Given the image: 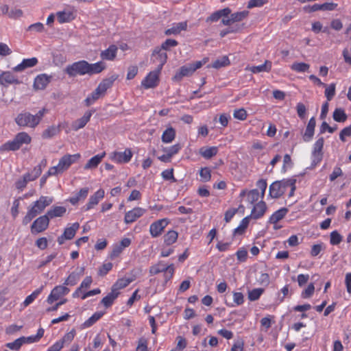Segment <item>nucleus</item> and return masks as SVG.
<instances>
[{"label":"nucleus","instance_id":"nucleus-29","mask_svg":"<svg viewBox=\"0 0 351 351\" xmlns=\"http://www.w3.org/2000/svg\"><path fill=\"white\" fill-rule=\"evenodd\" d=\"M106 67V65L103 61H99L93 64H90L87 62L86 74L92 75L94 74L99 73L104 71Z\"/></svg>","mask_w":351,"mask_h":351},{"label":"nucleus","instance_id":"nucleus-14","mask_svg":"<svg viewBox=\"0 0 351 351\" xmlns=\"http://www.w3.org/2000/svg\"><path fill=\"white\" fill-rule=\"evenodd\" d=\"M169 223V219L164 218L153 222L149 226V233L153 238L159 237Z\"/></svg>","mask_w":351,"mask_h":351},{"label":"nucleus","instance_id":"nucleus-19","mask_svg":"<svg viewBox=\"0 0 351 351\" xmlns=\"http://www.w3.org/2000/svg\"><path fill=\"white\" fill-rule=\"evenodd\" d=\"M95 110H87L83 117L75 120L71 124V128L73 130L77 131L83 128L87 124V123L90 121L91 116L95 112Z\"/></svg>","mask_w":351,"mask_h":351},{"label":"nucleus","instance_id":"nucleus-39","mask_svg":"<svg viewBox=\"0 0 351 351\" xmlns=\"http://www.w3.org/2000/svg\"><path fill=\"white\" fill-rule=\"evenodd\" d=\"M56 15L60 23H68L74 19L73 13L69 11L58 12Z\"/></svg>","mask_w":351,"mask_h":351},{"label":"nucleus","instance_id":"nucleus-58","mask_svg":"<svg viewBox=\"0 0 351 351\" xmlns=\"http://www.w3.org/2000/svg\"><path fill=\"white\" fill-rule=\"evenodd\" d=\"M78 280H79L78 275L77 274L73 272L68 276V278H66V280H65L64 284V286L65 285L73 286L77 284Z\"/></svg>","mask_w":351,"mask_h":351},{"label":"nucleus","instance_id":"nucleus-23","mask_svg":"<svg viewBox=\"0 0 351 351\" xmlns=\"http://www.w3.org/2000/svg\"><path fill=\"white\" fill-rule=\"evenodd\" d=\"M267 210V206L265 202L260 201L257 204H256L252 210L250 215V218H253L254 219H258L261 218Z\"/></svg>","mask_w":351,"mask_h":351},{"label":"nucleus","instance_id":"nucleus-12","mask_svg":"<svg viewBox=\"0 0 351 351\" xmlns=\"http://www.w3.org/2000/svg\"><path fill=\"white\" fill-rule=\"evenodd\" d=\"M49 224V218L45 214L38 217L31 226V232L36 234L44 232L47 229Z\"/></svg>","mask_w":351,"mask_h":351},{"label":"nucleus","instance_id":"nucleus-57","mask_svg":"<svg viewBox=\"0 0 351 351\" xmlns=\"http://www.w3.org/2000/svg\"><path fill=\"white\" fill-rule=\"evenodd\" d=\"M112 268V264L111 263H104L98 270V274L101 276L106 275Z\"/></svg>","mask_w":351,"mask_h":351},{"label":"nucleus","instance_id":"nucleus-63","mask_svg":"<svg viewBox=\"0 0 351 351\" xmlns=\"http://www.w3.org/2000/svg\"><path fill=\"white\" fill-rule=\"evenodd\" d=\"M178 42L173 39H167L161 45L162 50H169L170 47L178 45Z\"/></svg>","mask_w":351,"mask_h":351},{"label":"nucleus","instance_id":"nucleus-8","mask_svg":"<svg viewBox=\"0 0 351 351\" xmlns=\"http://www.w3.org/2000/svg\"><path fill=\"white\" fill-rule=\"evenodd\" d=\"M53 202V198L49 196H40V198L34 202L29 208L36 216L41 213L46 207L49 206Z\"/></svg>","mask_w":351,"mask_h":351},{"label":"nucleus","instance_id":"nucleus-31","mask_svg":"<svg viewBox=\"0 0 351 351\" xmlns=\"http://www.w3.org/2000/svg\"><path fill=\"white\" fill-rule=\"evenodd\" d=\"M105 156V152L94 156L86 163L84 167V169H93L97 168Z\"/></svg>","mask_w":351,"mask_h":351},{"label":"nucleus","instance_id":"nucleus-27","mask_svg":"<svg viewBox=\"0 0 351 351\" xmlns=\"http://www.w3.org/2000/svg\"><path fill=\"white\" fill-rule=\"evenodd\" d=\"M18 79L10 71H5L0 74V84L8 86L12 84H19Z\"/></svg>","mask_w":351,"mask_h":351},{"label":"nucleus","instance_id":"nucleus-2","mask_svg":"<svg viewBox=\"0 0 351 351\" xmlns=\"http://www.w3.org/2000/svg\"><path fill=\"white\" fill-rule=\"evenodd\" d=\"M46 112L47 110L43 108L34 115L28 112H22L16 117L15 121L19 126L35 128L40 123Z\"/></svg>","mask_w":351,"mask_h":351},{"label":"nucleus","instance_id":"nucleus-18","mask_svg":"<svg viewBox=\"0 0 351 351\" xmlns=\"http://www.w3.org/2000/svg\"><path fill=\"white\" fill-rule=\"evenodd\" d=\"M52 76L46 73L37 75L34 80V88L35 90H44L51 81Z\"/></svg>","mask_w":351,"mask_h":351},{"label":"nucleus","instance_id":"nucleus-52","mask_svg":"<svg viewBox=\"0 0 351 351\" xmlns=\"http://www.w3.org/2000/svg\"><path fill=\"white\" fill-rule=\"evenodd\" d=\"M230 64V60L227 56H223L216 60L212 64L211 67L219 69Z\"/></svg>","mask_w":351,"mask_h":351},{"label":"nucleus","instance_id":"nucleus-34","mask_svg":"<svg viewBox=\"0 0 351 351\" xmlns=\"http://www.w3.org/2000/svg\"><path fill=\"white\" fill-rule=\"evenodd\" d=\"M66 207L61 206H52L49 210H48L46 215L49 218V219H51L55 217H62L66 213Z\"/></svg>","mask_w":351,"mask_h":351},{"label":"nucleus","instance_id":"nucleus-41","mask_svg":"<svg viewBox=\"0 0 351 351\" xmlns=\"http://www.w3.org/2000/svg\"><path fill=\"white\" fill-rule=\"evenodd\" d=\"M60 126L51 125L48 127L42 134L43 138H51L60 132Z\"/></svg>","mask_w":351,"mask_h":351},{"label":"nucleus","instance_id":"nucleus-22","mask_svg":"<svg viewBox=\"0 0 351 351\" xmlns=\"http://www.w3.org/2000/svg\"><path fill=\"white\" fill-rule=\"evenodd\" d=\"M105 191L102 189L97 190L93 195H92L88 202L86 205V210L92 209L95 206L97 205L99 202L104 197Z\"/></svg>","mask_w":351,"mask_h":351},{"label":"nucleus","instance_id":"nucleus-4","mask_svg":"<svg viewBox=\"0 0 351 351\" xmlns=\"http://www.w3.org/2000/svg\"><path fill=\"white\" fill-rule=\"evenodd\" d=\"M117 77L112 76L110 78L104 79L102 80L96 88V89L84 100V104L86 106L93 104L100 97L104 96L107 90L110 88L114 82L116 80Z\"/></svg>","mask_w":351,"mask_h":351},{"label":"nucleus","instance_id":"nucleus-36","mask_svg":"<svg viewBox=\"0 0 351 351\" xmlns=\"http://www.w3.org/2000/svg\"><path fill=\"white\" fill-rule=\"evenodd\" d=\"M271 65L272 64L270 61L266 60L263 64L247 67V69L254 73L269 72L271 69Z\"/></svg>","mask_w":351,"mask_h":351},{"label":"nucleus","instance_id":"nucleus-11","mask_svg":"<svg viewBox=\"0 0 351 351\" xmlns=\"http://www.w3.org/2000/svg\"><path fill=\"white\" fill-rule=\"evenodd\" d=\"M160 70L156 69L149 72L141 82V86L145 88H153L158 86L159 83V75Z\"/></svg>","mask_w":351,"mask_h":351},{"label":"nucleus","instance_id":"nucleus-13","mask_svg":"<svg viewBox=\"0 0 351 351\" xmlns=\"http://www.w3.org/2000/svg\"><path fill=\"white\" fill-rule=\"evenodd\" d=\"M70 289L64 285L56 286L47 297V302L51 304L54 302L61 299L62 297L67 295Z\"/></svg>","mask_w":351,"mask_h":351},{"label":"nucleus","instance_id":"nucleus-64","mask_svg":"<svg viewBox=\"0 0 351 351\" xmlns=\"http://www.w3.org/2000/svg\"><path fill=\"white\" fill-rule=\"evenodd\" d=\"M351 136V125L344 128L339 134V138L341 141H346V137Z\"/></svg>","mask_w":351,"mask_h":351},{"label":"nucleus","instance_id":"nucleus-40","mask_svg":"<svg viewBox=\"0 0 351 351\" xmlns=\"http://www.w3.org/2000/svg\"><path fill=\"white\" fill-rule=\"evenodd\" d=\"M118 295L119 292L112 289L111 292L104 297L101 302L105 307L108 308L113 304L114 300L118 297Z\"/></svg>","mask_w":351,"mask_h":351},{"label":"nucleus","instance_id":"nucleus-46","mask_svg":"<svg viewBox=\"0 0 351 351\" xmlns=\"http://www.w3.org/2000/svg\"><path fill=\"white\" fill-rule=\"evenodd\" d=\"M310 65L304 62H295L291 65V69L298 73H304L308 71Z\"/></svg>","mask_w":351,"mask_h":351},{"label":"nucleus","instance_id":"nucleus-56","mask_svg":"<svg viewBox=\"0 0 351 351\" xmlns=\"http://www.w3.org/2000/svg\"><path fill=\"white\" fill-rule=\"evenodd\" d=\"M330 242L333 245H336L339 244L341 242V241H342V237L336 230L332 231L330 233Z\"/></svg>","mask_w":351,"mask_h":351},{"label":"nucleus","instance_id":"nucleus-38","mask_svg":"<svg viewBox=\"0 0 351 351\" xmlns=\"http://www.w3.org/2000/svg\"><path fill=\"white\" fill-rule=\"evenodd\" d=\"M194 73V69L191 64L184 65L180 69V71L176 74L175 79L181 80L184 76H189Z\"/></svg>","mask_w":351,"mask_h":351},{"label":"nucleus","instance_id":"nucleus-45","mask_svg":"<svg viewBox=\"0 0 351 351\" xmlns=\"http://www.w3.org/2000/svg\"><path fill=\"white\" fill-rule=\"evenodd\" d=\"M333 119L339 123H343L347 119V114L342 108H336L332 114Z\"/></svg>","mask_w":351,"mask_h":351},{"label":"nucleus","instance_id":"nucleus-20","mask_svg":"<svg viewBox=\"0 0 351 351\" xmlns=\"http://www.w3.org/2000/svg\"><path fill=\"white\" fill-rule=\"evenodd\" d=\"M145 213V210L141 207H135L132 210H129L125 215L124 221L125 223H131L141 217Z\"/></svg>","mask_w":351,"mask_h":351},{"label":"nucleus","instance_id":"nucleus-50","mask_svg":"<svg viewBox=\"0 0 351 351\" xmlns=\"http://www.w3.org/2000/svg\"><path fill=\"white\" fill-rule=\"evenodd\" d=\"M250 219L251 218L249 216H247L245 218H243L241 220V221L240 222L239 226L234 229V233L235 234H242L243 232H244V231L245 230V229L247 228V226L249 225Z\"/></svg>","mask_w":351,"mask_h":351},{"label":"nucleus","instance_id":"nucleus-3","mask_svg":"<svg viewBox=\"0 0 351 351\" xmlns=\"http://www.w3.org/2000/svg\"><path fill=\"white\" fill-rule=\"evenodd\" d=\"M81 157L80 154H66L60 158L56 166L51 167L47 171V176H56L66 171L73 163Z\"/></svg>","mask_w":351,"mask_h":351},{"label":"nucleus","instance_id":"nucleus-35","mask_svg":"<svg viewBox=\"0 0 351 351\" xmlns=\"http://www.w3.org/2000/svg\"><path fill=\"white\" fill-rule=\"evenodd\" d=\"M218 152V147H202L199 149V154L205 159H210L217 155Z\"/></svg>","mask_w":351,"mask_h":351},{"label":"nucleus","instance_id":"nucleus-17","mask_svg":"<svg viewBox=\"0 0 351 351\" xmlns=\"http://www.w3.org/2000/svg\"><path fill=\"white\" fill-rule=\"evenodd\" d=\"M131 244V239L129 238H123L119 243H115L112 245V251L110 254V258L114 259L119 256L125 248L129 247Z\"/></svg>","mask_w":351,"mask_h":351},{"label":"nucleus","instance_id":"nucleus-53","mask_svg":"<svg viewBox=\"0 0 351 351\" xmlns=\"http://www.w3.org/2000/svg\"><path fill=\"white\" fill-rule=\"evenodd\" d=\"M315 286L313 282L308 285L307 287L305 288L301 293V298L304 299L310 298L314 293Z\"/></svg>","mask_w":351,"mask_h":351},{"label":"nucleus","instance_id":"nucleus-15","mask_svg":"<svg viewBox=\"0 0 351 351\" xmlns=\"http://www.w3.org/2000/svg\"><path fill=\"white\" fill-rule=\"evenodd\" d=\"M324 139L323 137L318 138L313 145V149L312 152V164L317 165L321 162L323 157V147Z\"/></svg>","mask_w":351,"mask_h":351},{"label":"nucleus","instance_id":"nucleus-10","mask_svg":"<svg viewBox=\"0 0 351 351\" xmlns=\"http://www.w3.org/2000/svg\"><path fill=\"white\" fill-rule=\"evenodd\" d=\"M160 272H165L166 278L170 279L174 273V265L173 264L167 265L163 262H159L149 268L151 275H156Z\"/></svg>","mask_w":351,"mask_h":351},{"label":"nucleus","instance_id":"nucleus-9","mask_svg":"<svg viewBox=\"0 0 351 351\" xmlns=\"http://www.w3.org/2000/svg\"><path fill=\"white\" fill-rule=\"evenodd\" d=\"M133 156V153L130 148H126L123 152H113L110 154V159L118 164L129 162Z\"/></svg>","mask_w":351,"mask_h":351},{"label":"nucleus","instance_id":"nucleus-24","mask_svg":"<svg viewBox=\"0 0 351 351\" xmlns=\"http://www.w3.org/2000/svg\"><path fill=\"white\" fill-rule=\"evenodd\" d=\"M316 121L315 117H311L308 121L304 132L302 134V139L304 142H310L315 133Z\"/></svg>","mask_w":351,"mask_h":351},{"label":"nucleus","instance_id":"nucleus-42","mask_svg":"<svg viewBox=\"0 0 351 351\" xmlns=\"http://www.w3.org/2000/svg\"><path fill=\"white\" fill-rule=\"evenodd\" d=\"M133 280V278H120L114 283L112 289H114L115 291H118L119 289H123L128 286Z\"/></svg>","mask_w":351,"mask_h":351},{"label":"nucleus","instance_id":"nucleus-25","mask_svg":"<svg viewBox=\"0 0 351 351\" xmlns=\"http://www.w3.org/2000/svg\"><path fill=\"white\" fill-rule=\"evenodd\" d=\"M239 195L241 197L247 196V201L252 204L257 202L258 199L261 197V195L258 189H252L250 191L243 189L240 192Z\"/></svg>","mask_w":351,"mask_h":351},{"label":"nucleus","instance_id":"nucleus-30","mask_svg":"<svg viewBox=\"0 0 351 351\" xmlns=\"http://www.w3.org/2000/svg\"><path fill=\"white\" fill-rule=\"evenodd\" d=\"M117 47L114 45H111L108 49L101 51L100 57L102 60L112 61L117 56Z\"/></svg>","mask_w":351,"mask_h":351},{"label":"nucleus","instance_id":"nucleus-54","mask_svg":"<svg viewBox=\"0 0 351 351\" xmlns=\"http://www.w3.org/2000/svg\"><path fill=\"white\" fill-rule=\"evenodd\" d=\"M75 336V331L72 330L71 331L66 333L62 339L57 341L56 343H61L62 344V348L64 347V344L65 343H71Z\"/></svg>","mask_w":351,"mask_h":351},{"label":"nucleus","instance_id":"nucleus-43","mask_svg":"<svg viewBox=\"0 0 351 351\" xmlns=\"http://www.w3.org/2000/svg\"><path fill=\"white\" fill-rule=\"evenodd\" d=\"M25 337H20L16 339L13 342L6 343L5 346L12 351H19L21 346L25 343Z\"/></svg>","mask_w":351,"mask_h":351},{"label":"nucleus","instance_id":"nucleus-6","mask_svg":"<svg viewBox=\"0 0 351 351\" xmlns=\"http://www.w3.org/2000/svg\"><path fill=\"white\" fill-rule=\"evenodd\" d=\"M41 173L40 165H37L31 172L25 173L21 178L16 182L15 186L16 189L22 191L29 182L35 180L40 176Z\"/></svg>","mask_w":351,"mask_h":351},{"label":"nucleus","instance_id":"nucleus-44","mask_svg":"<svg viewBox=\"0 0 351 351\" xmlns=\"http://www.w3.org/2000/svg\"><path fill=\"white\" fill-rule=\"evenodd\" d=\"M43 286L38 288L35 291H34L29 295H28L23 302L24 306H27L30 304H32L40 294L43 291Z\"/></svg>","mask_w":351,"mask_h":351},{"label":"nucleus","instance_id":"nucleus-7","mask_svg":"<svg viewBox=\"0 0 351 351\" xmlns=\"http://www.w3.org/2000/svg\"><path fill=\"white\" fill-rule=\"evenodd\" d=\"M87 61L80 60L75 62L72 64L68 65L65 69L66 73L71 77L77 75H86Z\"/></svg>","mask_w":351,"mask_h":351},{"label":"nucleus","instance_id":"nucleus-28","mask_svg":"<svg viewBox=\"0 0 351 351\" xmlns=\"http://www.w3.org/2000/svg\"><path fill=\"white\" fill-rule=\"evenodd\" d=\"M187 27L186 21L173 23L170 28L165 30V34L167 36L177 35L182 31L186 30Z\"/></svg>","mask_w":351,"mask_h":351},{"label":"nucleus","instance_id":"nucleus-5","mask_svg":"<svg viewBox=\"0 0 351 351\" xmlns=\"http://www.w3.org/2000/svg\"><path fill=\"white\" fill-rule=\"evenodd\" d=\"M31 136L25 132L18 133L13 140L9 141L0 147V151H16L21 148L23 145H28L31 143Z\"/></svg>","mask_w":351,"mask_h":351},{"label":"nucleus","instance_id":"nucleus-60","mask_svg":"<svg viewBox=\"0 0 351 351\" xmlns=\"http://www.w3.org/2000/svg\"><path fill=\"white\" fill-rule=\"evenodd\" d=\"M181 146L180 144H175L169 147H167L164 151L170 156L172 157L173 155L178 153L180 150Z\"/></svg>","mask_w":351,"mask_h":351},{"label":"nucleus","instance_id":"nucleus-37","mask_svg":"<svg viewBox=\"0 0 351 351\" xmlns=\"http://www.w3.org/2000/svg\"><path fill=\"white\" fill-rule=\"evenodd\" d=\"M176 130L172 127H168L162 133L161 140L164 143H170L176 138Z\"/></svg>","mask_w":351,"mask_h":351},{"label":"nucleus","instance_id":"nucleus-49","mask_svg":"<svg viewBox=\"0 0 351 351\" xmlns=\"http://www.w3.org/2000/svg\"><path fill=\"white\" fill-rule=\"evenodd\" d=\"M248 15L249 11L247 10L237 12L231 14V21H233V23L240 22L247 18Z\"/></svg>","mask_w":351,"mask_h":351},{"label":"nucleus","instance_id":"nucleus-55","mask_svg":"<svg viewBox=\"0 0 351 351\" xmlns=\"http://www.w3.org/2000/svg\"><path fill=\"white\" fill-rule=\"evenodd\" d=\"M199 176L202 182H208L211 178V171L208 167L202 168L199 171Z\"/></svg>","mask_w":351,"mask_h":351},{"label":"nucleus","instance_id":"nucleus-32","mask_svg":"<svg viewBox=\"0 0 351 351\" xmlns=\"http://www.w3.org/2000/svg\"><path fill=\"white\" fill-rule=\"evenodd\" d=\"M38 63V59L36 58H31L27 59H23V60L14 66V71L16 72H20L25 70L27 68H31L36 65Z\"/></svg>","mask_w":351,"mask_h":351},{"label":"nucleus","instance_id":"nucleus-48","mask_svg":"<svg viewBox=\"0 0 351 351\" xmlns=\"http://www.w3.org/2000/svg\"><path fill=\"white\" fill-rule=\"evenodd\" d=\"M104 315V313L102 312H95L91 317H90L87 320H86L83 326L84 328H88L93 326L96 322H97L102 316Z\"/></svg>","mask_w":351,"mask_h":351},{"label":"nucleus","instance_id":"nucleus-16","mask_svg":"<svg viewBox=\"0 0 351 351\" xmlns=\"http://www.w3.org/2000/svg\"><path fill=\"white\" fill-rule=\"evenodd\" d=\"M79 228L80 223L78 222H75L66 227L64 229L63 234L58 238V243L62 245L64 243L65 240L72 239L75 237L76 232Z\"/></svg>","mask_w":351,"mask_h":351},{"label":"nucleus","instance_id":"nucleus-59","mask_svg":"<svg viewBox=\"0 0 351 351\" xmlns=\"http://www.w3.org/2000/svg\"><path fill=\"white\" fill-rule=\"evenodd\" d=\"M335 95V84H330L325 90V96L328 101H330Z\"/></svg>","mask_w":351,"mask_h":351},{"label":"nucleus","instance_id":"nucleus-47","mask_svg":"<svg viewBox=\"0 0 351 351\" xmlns=\"http://www.w3.org/2000/svg\"><path fill=\"white\" fill-rule=\"evenodd\" d=\"M178 237V234L176 231L169 230L167 232V234L164 236L165 243L168 245H172L174 243Z\"/></svg>","mask_w":351,"mask_h":351},{"label":"nucleus","instance_id":"nucleus-1","mask_svg":"<svg viewBox=\"0 0 351 351\" xmlns=\"http://www.w3.org/2000/svg\"><path fill=\"white\" fill-rule=\"evenodd\" d=\"M296 189V179L290 178L274 182L269 189V195L272 198H278L287 193L289 197L294 195Z\"/></svg>","mask_w":351,"mask_h":351},{"label":"nucleus","instance_id":"nucleus-61","mask_svg":"<svg viewBox=\"0 0 351 351\" xmlns=\"http://www.w3.org/2000/svg\"><path fill=\"white\" fill-rule=\"evenodd\" d=\"M233 117L234 119L243 121L247 118V112L244 108L235 110L233 113Z\"/></svg>","mask_w":351,"mask_h":351},{"label":"nucleus","instance_id":"nucleus-51","mask_svg":"<svg viewBox=\"0 0 351 351\" xmlns=\"http://www.w3.org/2000/svg\"><path fill=\"white\" fill-rule=\"evenodd\" d=\"M264 289L262 288H256L248 291V299L250 301H256L261 296Z\"/></svg>","mask_w":351,"mask_h":351},{"label":"nucleus","instance_id":"nucleus-33","mask_svg":"<svg viewBox=\"0 0 351 351\" xmlns=\"http://www.w3.org/2000/svg\"><path fill=\"white\" fill-rule=\"evenodd\" d=\"M231 14V10L226 8L213 12L207 19V22H217L221 17H226Z\"/></svg>","mask_w":351,"mask_h":351},{"label":"nucleus","instance_id":"nucleus-26","mask_svg":"<svg viewBox=\"0 0 351 351\" xmlns=\"http://www.w3.org/2000/svg\"><path fill=\"white\" fill-rule=\"evenodd\" d=\"M287 213L288 209L286 208H282L276 210L270 216L269 219V222L274 225L275 229L280 228V227L278 226L276 224L279 221H280L285 217Z\"/></svg>","mask_w":351,"mask_h":351},{"label":"nucleus","instance_id":"nucleus-62","mask_svg":"<svg viewBox=\"0 0 351 351\" xmlns=\"http://www.w3.org/2000/svg\"><path fill=\"white\" fill-rule=\"evenodd\" d=\"M296 110L298 117L301 119H304L306 118V108L302 103H298L296 106Z\"/></svg>","mask_w":351,"mask_h":351},{"label":"nucleus","instance_id":"nucleus-21","mask_svg":"<svg viewBox=\"0 0 351 351\" xmlns=\"http://www.w3.org/2000/svg\"><path fill=\"white\" fill-rule=\"evenodd\" d=\"M167 60V54L166 52L162 51L160 48H156L152 53V61L153 62H158L157 69L162 70V66L166 63Z\"/></svg>","mask_w":351,"mask_h":351}]
</instances>
